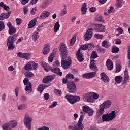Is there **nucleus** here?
Here are the masks:
<instances>
[{
	"instance_id": "nucleus-1",
	"label": "nucleus",
	"mask_w": 130,
	"mask_h": 130,
	"mask_svg": "<svg viewBox=\"0 0 130 130\" xmlns=\"http://www.w3.org/2000/svg\"><path fill=\"white\" fill-rule=\"evenodd\" d=\"M59 52L60 53V56L62 58L61 60V66L64 69V70H68L71 64H72V60L71 58L67 57L68 56V50H67V47L64 43H62L59 49Z\"/></svg>"
},
{
	"instance_id": "nucleus-2",
	"label": "nucleus",
	"mask_w": 130,
	"mask_h": 130,
	"mask_svg": "<svg viewBox=\"0 0 130 130\" xmlns=\"http://www.w3.org/2000/svg\"><path fill=\"white\" fill-rule=\"evenodd\" d=\"M85 113L84 112H81V115L79 118V119L76 124V125L73 126V125H69L68 126L69 129L70 130H83L84 129V124H83V120H84V115Z\"/></svg>"
},
{
	"instance_id": "nucleus-3",
	"label": "nucleus",
	"mask_w": 130,
	"mask_h": 130,
	"mask_svg": "<svg viewBox=\"0 0 130 130\" xmlns=\"http://www.w3.org/2000/svg\"><path fill=\"white\" fill-rule=\"evenodd\" d=\"M18 34L10 36L7 39V46H8V50H12L15 48L14 42L17 40Z\"/></svg>"
},
{
	"instance_id": "nucleus-4",
	"label": "nucleus",
	"mask_w": 130,
	"mask_h": 130,
	"mask_svg": "<svg viewBox=\"0 0 130 130\" xmlns=\"http://www.w3.org/2000/svg\"><path fill=\"white\" fill-rule=\"evenodd\" d=\"M116 117V114L115 111H112L111 113H107L106 114H103L102 119L103 121H110L114 118Z\"/></svg>"
},
{
	"instance_id": "nucleus-5",
	"label": "nucleus",
	"mask_w": 130,
	"mask_h": 130,
	"mask_svg": "<svg viewBox=\"0 0 130 130\" xmlns=\"http://www.w3.org/2000/svg\"><path fill=\"white\" fill-rule=\"evenodd\" d=\"M33 118H32V117H30L28 114H25L23 122L24 125L26 126V128L28 130H32L31 122Z\"/></svg>"
},
{
	"instance_id": "nucleus-6",
	"label": "nucleus",
	"mask_w": 130,
	"mask_h": 130,
	"mask_svg": "<svg viewBox=\"0 0 130 130\" xmlns=\"http://www.w3.org/2000/svg\"><path fill=\"white\" fill-rule=\"evenodd\" d=\"M66 99L69 101V103H71V104H75V103H76V102H78L80 101V97L76 96H74L73 95H72L71 94L66 95L65 96Z\"/></svg>"
},
{
	"instance_id": "nucleus-7",
	"label": "nucleus",
	"mask_w": 130,
	"mask_h": 130,
	"mask_svg": "<svg viewBox=\"0 0 130 130\" xmlns=\"http://www.w3.org/2000/svg\"><path fill=\"white\" fill-rule=\"evenodd\" d=\"M67 89L69 93H75L77 91V87L74 81H71L67 82Z\"/></svg>"
},
{
	"instance_id": "nucleus-8",
	"label": "nucleus",
	"mask_w": 130,
	"mask_h": 130,
	"mask_svg": "<svg viewBox=\"0 0 130 130\" xmlns=\"http://www.w3.org/2000/svg\"><path fill=\"white\" fill-rule=\"evenodd\" d=\"M38 68V64L35 62H29L24 67L25 71H31V70H36Z\"/></svg>"
},
{
	"instance_id": "nucleus-9",
	"label": "nucleus",
	"mask_w": 130,
	"mask_h": 130,
	"mask_svg": "<svg viewBox=\"0 0 130 130\" xmlns=\"http://www.w3.org/2000/svg\"><path fill=\"white\" fill-rule=\"evenodd\" d=\"M83 111H81V112H83L84 113H87L89 116H92L94 113V110L92 109V108H89V106L87 105L83 106L82 107ZM81 115H82V113H81Z\"/></svg>"
},
{
	"instance_id": "nucleus-10",
	"label": "nucleus",
	"mask_w": 130,
	"mask_h": 130,
	"mask_svg": "<svg viewBox=\"0 0 130 130\" xmlns=\"http://www.w3.org/2000/svg\"><path fill=\"white\" fill-rule=\"evenodd\" d=\"M94 31L96 32H105V26L101 24H94L93 25Z\"/></svg>"
},
{
	"instance_id": "nucleus-11",
	"label": "nucleus",
	"mask_w": 130,
	"mask_h": 130,
	"mask_svg": "<svg viewBox=\"0 0 130 130\" xmlns=\"http://www.w3.org/2000/svg\"><path fill=\"white\" fill-rule=\"evenodd\" d=\"M83 100L86 102H90V103H93L95 100L93 98V94L88 92L83 95Z\"/></svg>"
},
{
	"instance_id": "nucleus-12",
	"label": "nucleus",
	"mask_w": 130,
	"mask_h": 130,
	"mask_svg": "<svg viewBox=\"0 0 130 130\" xmlns=\"http://www.w3.org/2000/svg\"><path fill=\"white\" fill-rule=\"evenodd\" d=\"M55 79V75H50L47 76L45 77L43 79V83L46 84V83H49V82H51V81H53Z\"/></svg>"
},
{
	"instance_id": "nucleus-13",
	"label": "nucleus",
	"mask_w": 130,
	"mask_h": 130,
	"mask_svg": "<svg viewBox=\"0 0 130 130\" xmlns=\"http://www.w3.org/2000/svg\"><path fill=\"white\" fill-rule=\"evenodd\" d=\"M7 26L9 28V34H10V35H13L17 32V29L13 26V25L11 22H8L7 23Z\"/></svg>"
},
{
	"instance_id": "nucleus-14",
	"label": "nucleus",
	"mask_w": 130,
	"mask_h": 130,
	"mask_svg": "<svg viewBox=\"0 0 130 130\" xmlns=\"http://www.w3.org/2000/svg\"><path fill=\"white\" fill-rule=\"evenodd\" d=\"M11 13L12 11H9L8 13H3L0 15V21H4L6 19H8L10 16H11Z\"/></svg>"
},
{
	"instance_id": "nucleus-15",
	"label": "nucleus",
	"mask_w": 130,
	"mask_h": 130,
	"mask_svg": "<svg viewBox=\"0 0 130 130\" xmlns=\"http://www.w3.org/2000/svg\"><path fill=\"white\" fill-rule=\"evenodd\" d=\"M96 76V73L95 72L85 73L82 75L83 78L84 79H92Z\"/></svg>"
},
{
	"instance_id": "nucleus-16",
	"label": "nucleus",
	"mask_w": 130,
	"mask_h": 130,
	"mask_svg": "<svg viewBox=\"0 0 130 130\" xmlns=\"http://www.w3.org/2000/svg\"><path fill=\"white\" fill-rule=\"evenodd\" d=\"M38 17L31 20L28 24V28L31 29V28H34L36 26V23H37V20L38 19Z\"/></svg>"
},
{
	"instance_id": "nucleus-17",
	"label": "nucleus",
	"mask_w": 130,
	"mask_h": 130,
	"mask_svg": "<svg viewBox=\"0 0 130 130\" xmlns=\"http://www.w3.org/2000/svg\"><path fill=\"white\" fill-rule=\"evenodd\" d=\"M50 51V45L49 43H47L43 49V53L44 55H46L49 53Z\"/></svg>"
},
{
	"instance_id": "nucleus-18",
	"label": "nucleus",
	"mask_w": 130,
	"mask_h": 130,
	"mask_svg": "<svg viewBox=\"0 0 130 130\" xmlns=\"http://www.w3.org/2000/svg\"><path fill=\"white\" fill-rule=\"evenodd\" d=\"M101 78L102 81L104 82V83H108L110 81L109 77L104 72L101 73Z\"/></svg>"
},
{
	"instance_id": "nucleus-19",
	"label": "nucleus",
	"mask_w": 130,
	"mask_h": 130,
	"mask_svg": "<svg viewBox=\"0 0 130 130\" xmlns=\"http://www.w3.org/2000/svg\"><path fill=\"white\" fill-rule=\"evenodd\" d=\"M89 68L92 71H98V67L96 66V61L95 60H91Z\"/></svg>"
},
{
	"instance_id": "nucleus-20",
	"label": "nucleus",
	"mask_w": 130,
	"mask_h": 130,
	"mask_svg": "<svg viewBox=\"0 0 130 130\" xmlns=\"http://www.w3.org/2000/svg\"><path fill=\"white\" fill-rule=\"evenodd\" d=\"M51 71L52 73H54V74H56V75H58L60 77L62 76V72H60L59 68H51Z\"/></svg>"
},
{
	"instance_id": "nucleus-21",
	"label": "nucleus",
	"mask_w": 130,
	"mask_h": 130,
	"mask_svg": "<svg viewBox=\"0 0 130 130\" xmlns=\"http://www.w3.org/2000/svg\"><path fill=\"white\" fill-rule=\"evenodd\" d=\"M101 105L105 109H107L111 106V101L110 100H108L104 102L103 104H102Z\"/></svg>"
},
{
	"instance_id": "nucleus-22",
	"label": "nucleus",
	"mask_w": 130,
	"mask_h": 130,
	"mask_svg": "<svg viewBox=\"0 0 130 130\" xmlns=\"http://www.w3.org/2000/svg\"><path fill=\"white\" fill-rule=\"evenodd\" d=\"M104 109H105L102 105H100L99 109L97 111V114H96V117H100L104 113L105 111Z\"/></svg>"
},
{
	"instance_id": "nucleus-23",
	"label": "nucleus",
	"mask_w": 130,
	"mask_h": 130,
	"mask_svg": "<svg viewBox=\"0 0 130 130\" xmlns=\"http://www.w3.org/2000/svg\"><path fill=\"white\" fill-rule=\"evenodd\" d=\"M50 15V13L47 11H44L41 13L40 16V19H45L46 18H48Z\"/></svg>"
},
{
	"instance_id": "nucleus-24",
	"label": "nucleus",
	"mask_w": 130,
	"mask_h": 130,
	"mask_svg": "<svg viewBox=\"0 0 130 130\" xmlns=\"http://www.w3.org/2000/svg\"><path fill=\"white\" fill-rule=\"evenodd\" d=\"M106 66L109 71H111L113 69V62L110 59H108L106 61Z\"/></svg>"
},
{
	"instance_id": "nucleus-25",
	"label": "nucleus",
	"mask_w": 130,
	"mask_h": 130,
	"mask_svg": "<svg viewBox=\"0 0 130 130\" xmlns=\"http://www.w3.org/2000/svg\"><path fill=\"white\" fill-rule=\"evenodd\" d=\"M8 122L12 129L13 128H15V127L18 125V122L15 120H12Z\"/></svg>"
},
{
	"instance_id": "nucleus-26",
	"label": "nucleus",
	"mask_w": 130,
	"mask_h": 130,
	"mask_svg": "<svg viewBox=\"0 0 130 130\" xmlns=\"http://www.w3.org/2000/svg\"><path fill=\"white\" fill-rule=\"evenodd\" d=\"M93 35V32H88V31L85 34L84 37V40L85 41H88V40H90L91 38H92V36Z\"/></svg>"
},
{
	"instance_id": "nucleus-27",
	"label": "nucleus",
	"mask_w": 130,
	"mask_h": 130,
	"mask_svg": "<svg viewBox=\"0 0 130 130\" xmlns=\"http://www.w3.org/2000/svg\"><path fill=\"white\" fill-rule=\"evenodd\" d=\"M47 87H48V86H47L45 84H43L42 85H39L38 87V90L41 94V93H42V92H43V90H44V89H45V88H47Z\"/></svg>"
},
{
	"instance_id": "nucleus-28",
	"label": "nucleus",
	"mask_w": 130,
	"mask_h": 130,
	"mask_svg": "<svg viewBox=\"0 0 130 130\" xmlns=\"http://www.w3.org/2000/svg\"><path fill=\"white\" fill-rule=\"evenodd\" d=\"M2 127L3 130H12V127L9 124L8 122L3 124L2 125Z\"/></svg>"
},
{
	"instance_id": "nucleus-29",
	"label": "nucleus",
	"mask_w": 130,
	"mask_h": 130,
	"mask_svg": "<svg viewBox=\"0 0 130 130\" xmlns=\"http://www.w3.org/2000/svg\"><path fill=\"white\" fill-rule=\"evenodd\" d=\"M25 90L28 93H31L32 92V83L31 82H29L27 85H26Z\"/></svg>"
},
{
	"instance_id": "nucleus-30",
	"label": "nucleus",
	"mask_w": 130,
	"mask_h": 130,
	"mask_svg": "<svg viewBox=\"0 0 130 130\" xmlns=\"http://www.w3.org/2000/svg\"><path fill=\"white\" fill-rule=\"evenodd\" d=\"M39 39V36L38 35V32L37 31H35L33 32L32 35V39L35 42L37 41V40Z\"/></svg>"
},
{
	"instance_id": "nucleus-31",
	"label": "nucleus",
	"mask_w": 130,
	"mask_h": 130,
	"mask_svg": "<svg viewBox=\"0 0 130 130\" xmlns=\"http://www.w3.org/2000/svg\"><path fill=\"white\" fill-rule=\"evenodd\" d=\"M0 7H2L3 9H4L5 11H7V12H10V7L9 6H7V5L5 4V3L3 2L0 3Z\"/></svg>"
},
{
	"instance_id": "nucleus-32",
	"label": "nucleus",
	"mask_w": 130,
	"mask_h": 130,
	"mask_svg": "<svg viewBox=\"0 0 130 130\" xmlns=\"http://www.w3.org/2000/svg\"><path fill=\"white\" fill-rule=\"evenodd\" d=\"M60 27V25L59 24V20H58L56 23L55 24V25L54 26V31L55 33H56L57 31L59 30V28Z\"/></svg>"
},
{
	"instance_id": "nucleus-33",
	"label": "nucleus",
	"mask_w": 130,
	"mask_h": 130,
	"mask_svg": "<svg viewBox=\"0 0 130 130\" xmlns=\"http://www.w3.org/2000/svg\"><path fill=\"white\" fill-rule=\"evenodd\" d=\"M81 10V12H82V14H83L84 15L86 14L87 12V4L86 3H83L82 4Z\"/></svg>"
},
{
	"instance_id": "nucleus-34",
	"label": "nucleus",
	"mask_w": 130,
	"mask_h": 130,
	"mask_svg": "<svg viewBox=\"0 0 130 130\" xmlns=\"http://www.w3.org/2000/svg\"><path fill=\"white\" fill-rule=\"evenodd\" d=\"M53 51V53L51 54V55L48 57L49 62H52L53 60V57H54V56L56 54V49H54Z\"/></svg>"
},
{
	"instance_id": "nucleus-35",
	"label": "nucleus",
	"mask_w": 130,
	"mask_h": 130,
	"mask_svg": "<svg viewBox=\"0 0 130 130\" xmlns=\"http://www.w3.org/2000/svg\"><path fill=\"white\" fill-rule=\"evenodd\" d=\"M115 81L116 82L115 84H120V83L122 82V77H121V76H116L115 77Z\"/></svg>"
},
{
	"instance_id": "nucleus-36",
	"label": "nucleus",
	"mask_w": 130,
	"mask_h": 130,
	"mask_svg": "<svg viewBox=\"0 0 130 130\" xmlns=\"http://www.w3.org/2000/svg\"><path fill=\"white\" fill-rule=\"evenodd\" d=\"M26 108H27V105H26L25 104H22L19 105L17 107V109L18 110H24L26 109Z\"/></svg>"
},
{
	"instance_id": "nucleus-37",
	"label": "nucleus",
	"mask_w": 130,
	"mask_h": 130,
	"mask_svg": "<svg viewBox=\"0 0 130 130\" xmlns=\"http://www.w3.org/2000/svg\"><path fill=\"white\" fill-rule=\"evenodd\" d=\"M77 58L80 62H82L84 61V56H83V54H76Z\"/></svg>"
},
{
	"instance_id": "nucleus-38",
	"label": "nucleus",
	"mask_w": 130,
	"mask_h": 130,
	"mask_svg": "<svg viewBox=\"0 0 130 130\" xmlns=\"http://www.w3.org/2000/svg\"><path fill=\"white\" fill-rule=\"evenodd\" d=\"M96 48L98 52H100V53H105V52L106 51L105 49L101 48L99 45L96 46Z\"/></svg>"
},
{
	"instance_id": "nucleus-39",
	"label": "nucleus",
	"mask_w": 130,
	"mask_h": 130,
	"mask_svg": "<svg viewBox=\"0 0 130 130\" xmlns=\"http://www.w3.org/2000/svg\"><path fill=\"white\" fill-rule=\"evenodd\" d=\"M116 3V7L117 9H120V7L122 6V0H117Z\"/></svg>"
},
{
	"instance_id": "nucleus-40",
	"label": "nucleus",
	"mask_w": 130,
	"mask_h": 130,
	"mask_svg": "<svg viewBox=\"0 0 130 130\" xmlns=\"http://www.w3.org/2000/svg\"><path fill=\"white\" fill-rule=\"evenodd\" d=\"M24 75L25 77H28V78H32L33 76H34V74H33V73L30 72V71H27L26 72L24 73Z\"/></svg>"
},
{
	"instance_id": "nucleus-41",
	"label": "nucleus",
	"mask_w": 130,
	"mask_h": 130,
	"mask_svg": "<svg viewBox=\"0 0 130 130\" xmlns=\"http://www.w3.org/2000/svg\"><path fill=\"white\" fill-rule=\"evenodd\" d=\"M119 52V48L117 47H113L112 49V53H118Z\"/></svg>"
},
{
	"instance_id": "nucleus-42",
	"label": "nucleus",
	"mask_w": 130,
	"mask_h": 130,
	"mask_svg": "<svg viewBox=\"0 0 130 130\" xmlns=\"http://www.w3.org/2000/svg\"><path fill=\"white\" fill-rule=\"evenodd\" d=\"M66 78L67 79H69V80H73L75 79V76L73 75V74L69 73L66 76Z\"/></svg>"
},
{
	"instance_id": "nucleus-43",
	"label": "nucleus",
	"mask_w": 130,
	"mask_h": 130,
	"mask_svg": "<svg viewBox=\"0 0 130 130\" xmlns=\"http://www.w3.org/2000/svg\"><path fill=\"white\" fill-rule=\"evenodd\" d=\"M67 14V5H64V8L61 11V13L60 14L61 16H64Z\"/></svg>"
},
{
	"instance_id": "nucleus-44",
	"label": "nucleus",
	"mask_w": 130,
	"mask_h": 130,
	"mask_svg": "<svg viewBox=\"0 0 130 130\" xmlns=\"http://www.w3.org/2000/svg\"><path fill=\"white\" fill-rule=\"evenodd\" d=\"M76 37H73L71 38V39L70 41V45L72 46V45H74L75 44V42H76Z\"/></svg>"
},
{
	"instance_id": "nucleus-45",
	"label": "nucleus",
	"mask_w": 130,
	"mask_h": 130,
	"mask_svg": "<svg viewBox=\"0 0 130 130\" xmlns=\"http://www.w3.org/2000/svg\"><path fill=\"white\" fill-rule=\"evenodd\" d=\"M30 57H31V53H24L23 58H25V59H29Z\"/></svg>"
},
{
	"instance_id": "nucleus-46",
	"label": "nucleus",
	"mask_w": 130,
	"mask_h": 130,
	"mask_svg": "<svg viewBox=\"0 0 130 130\" xmlns=\"http://www.w3.org/2000/svg\"><path fill=\"white\" fill-rule=\"evenodd\" d=\"M124 82H123V84H126V83H127V82H128L130 80L129 75H124Z\"/></svg>"
},
{
	"instance_id": "nucleus-47",
	"label": "nucleus",
	"mask_w": 130,
	"mask_h": 130,
	"mask_svg": "<svg viewBox=\"0 0 130 130\" xmlns=\"http://www.w3.org/2000/svg\"><path fill=\"white\" fill-rule=\"evenodd\" d=\"M102 45L103 47H105L106 48H108V47H109V45L107 44V40L104 41L102 43Z\"/></svg>"
},
{
	"instance_id": "nucleus-48",
	"label": "nucleus",
	"mask_w": 130,
	"mask_h": 130,
	"mask_svg": "<svg viewBox=\"0 0 130 130\" xmlns=\"http://www.w3.org/2000/svg\"><path fill=\"white\" fill-rule=\"evenodd\" d=\"M5 24L4 23V22L0 21V32L1 31H3V30H4L5 28Z\"/></svg>"
},
{
	"instance_id": "nucleus-49",
	"label": "nucleus",
	"mask_w": 130,
	"mask_h": 130,
	"mask_svg": "<svg viewBox=\"0 0 130 130\" xmlns=\"http://www.w3.org/2000/svg\"><path fill=\"white\" fill-rule=\"evenodd\" d=\"M91 57L92 58H97L98 57V54L96 53V51H92V53L91 54Z\"/></svg>"
},
{
	"instance_id": "nucleus-50",
	"label": "nucleus",
	"mask_w": 130,
	"mask_h": 130,
	"mask_svg": "<svg viewBox=\"0 0 130 130\" xmlns=\"http://www.w3.org/2000/svg\"><path fill=\"white\" fill-rule=\"evenodd\" d=\"M29 78H25L24 80H23V84L25 86H27L29 84Z\"/></svg>"
},
{
	"instance_id": "nucleus-51",
	"label": "nucleus",
	"mask_w": 130,
	"mask_h": 130,
	"mask_svg": "<svg viewBox=\"0 0 130 130\" xmlns=\"http://www.w3.org/2000/svg\"><path fill=\"white\" fill-rule=\"evenodd\" d=\"M94 37L98 39H102V38H103V35H100L99 34H95L94 35Z\"/></svg>"
},
{
	"instance_id": "nucleus-52",
	"label": "nucleus",
	"mask_w": 130,
	"mask_h": 130,
	"mask_svg": "<svg viewBox=\"0 0 130 130\" xmlns=\"http://www.w3.org/2000/svg\"><path fill=\"white\" fill-rule=\"evenodd\" d=\"M20 90V87H16L15 89V95L16 97H18L19 96V91Z\"/></svg>"
},
{
	"instance_id": "nucleus-53",
	"label": "nucleus",
	"mask_w": 130,
	"mask_h": 130,
	"mask_svg": "<svg viewBox=\"0 0 130 130\" xmlns=\"http://www.w3.org/2000/svg\"><path fill=\"white\" fill-rule=\"evenodd\" d=\"M28 12H29V9L27 6H24L23 8V13L24 15H27L28 14Z\"/></svg>"
},
{
	"instance_id": "nucleus-54",
	"label": "nucleus",
	"mask_w": 130,
	"mask_h": 130,
	"mask_svg": "<svg viewBox=\"0 0 130 130\" xmlns=\"http://www.w3.org/2000/svg\"><path fill=\"white\" fill-rule=\"evenodd\" d=\"M81 48L82 50H87V49H88V45L87 44H85V45H81Z\"/></svg>"
},
{
	"instance_id": "nucleus-55",
	"label": "nucleus",
	"mask_w": 130,
	"mask_h": 130,
	"mask_svg": "<svg viewBox=\"0 0 130 130\" xmlns=\"http://www.w3.org/2000/svg\"><path fill=\"white\" fill-rule=\"evenodd\" d=\"M24 53H22L21 52H19L17 53V56L20 58H24Z\"/></svg>"
},
{
	"instance_id": "nucleus-56",
	"label": "nucleus",
	"mask_w": 130,
	"mask_h": 130,
	"mask_svg": "<svg viewBox=\"0 0 130 130\" xmlns=\"http://www.w3.org/2000/svg\"><path fill=\"white\" fill-rule=\"evenodd\" d=\"M87 45V48L88 49L91 50L92 48H94V44L93 43H89V44H86Z\"/></svg>"
},
{
	"instance_id": "nucleus-57",
	"label": "nucleus",
	"mask_w": 130,
	"mask_h": 130,
	"mask_svg": "<svg viewBox=\"0 0 130 130\" xmlns=\"http://www.w3.org/2000/svg\"><path fill=\"white\" fill-rule=\"evenodd\" d=\"M121 71V66L120 64H117L116 72L119 73V72Z\"/></svg>"
},
{
	"instance_id": "nucleus-58",
	"label": "nucleus",
	"mask_w": 130,
	"mask_h": 130,
	"mask_svg": "<svg viewBox=\"0 0 130 130\" xmlns=\"http://www.w3.org/2000/svg\"><path fill=\"white\" fill-rule=\"evenodd\" d=\"M16 22L17 23V25L18 26H19V25H21V24H22V19H21V18H17L16 19Z\"/></svg>"
},
{
	"instance_id": "nucleus-59",
	"label": "nucleus",
	"mask_w": 130,
	"mask_h": 130,
	"mask_svg": "<svg viewBox=\"0 0 130 130\" xmlns=\"http://www.w3.org/2000/svg\"><path fill=\"white\" fill-rule=\"evenodd\" d=\"M54 92L57 95H59V96L61 95V90H60L55 89Z\"/></svg>"
},
{
	"instance_id": "nucleus-60",
	"label": "nucleus",
	"mask_w": 130,
	"mask_h": 130,
	"mask_svg": "<svg viewBox=\"0 0 130 130\" xmlns=\"http://www.w3.org/2000/svg\"><path fill=\"white\" fill-rule=\"evenodd\" d=\"M56 105H57V102H53L52 105H50L49 107V108H53V107H55Z\"/></svg>"
},
{
	"instance_id": "nucleus-61",
	"label": "nucleus",
	"mask_w": 130,
	"mask_h": 130,
	"mask_svg": "<svg viewBox=\"0 0 130 130\" xmlns=\"http://www.w3.org/2000/svg\"><path fill=\"white\" fill-rule=\"evenodd\" d=\"M113 12H114V8L112 6H111L110 7V9L108 10V13L111 14V13H113Z\"/></svg>"
},
{
	"instance_id": "nucleus-62",
	"label": "nucleus",
	"mask_w": 130,
	"mask_h": 130,
	"mask_svg": "<svg viewBox=\"0 0 130 130\" xmlns=\"http://www.w3.org/2000/svg\"><path fill=\"white\" fill-rule=\"evenodd\" d=\"M48 6L46 2H43L41 4V8H46Z\"/></svg>"
},
{
	"instance_id": "nucleus-63",
	"label": "nucleus",
	"mask_w": 130,
	"mask_h": 130,
	"mask_svg": "<svg viewBox=\"0 0 130 130\" xmlns=\"http://www.w3.org/2000/svg\"><path fill=\"white\" fill-rule=\"evenodd\" d=\"M97 20L99 22H104V20L103 19V17L101 16H99Z\"/></svg>"
},
{
	"instance_id": "nucleus-64",
	"label": "nucleus",
	"mask_w": 130,
	"mask_h": 130,
	"mask_svg": "<svg viewBox=\"0 0 130 130\" xmlns=\"http://www.w3.org/2000/svg\"><path fill=\"white\" fill-rule=\"evenodd\" d=\"M44 69L46 72H48L50 70V67L49 66H44Z\"/></svg>"
}]
</instances>
